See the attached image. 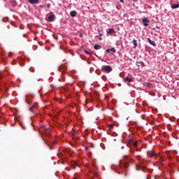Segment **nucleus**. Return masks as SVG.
Listing matches in <instances>:
<instances>
[{
    "label": "nucleus",
    "instance_id": "f257e3e1",
    "mask_svg": "<svg viewBox=\"0 0 179 179\" xmlns=\"http://www.w3.org/2000/svg\"><path fill=\"white\" fill-rule=\"evenodd\" d=\"M101 71L106 73H110V72L113 71V68H111L110 66L103 65L101 67Z\"/></svg>",
    "mask_w": 179,
    "mask_h": 179
},
{
    "label": "nucleus",
    "instance_id": "f03ea898",
    "mask_svg": "<svg viewBox=\"0 0 179 179\" xmlns=\"http://www.w3.org/2000/svg\"><path fill=\"white\" fill-rule=\"evenodd\" d=\"M137 159L138 160H139V163L141 166H138V167H141V169H142V170L143 171H145V164H143V162H145V159H142V157H141L140 155L137 156Z\"/></svg>",
    "mask_w": 179,
    "mask_h": 179
},
{
    "label": "nucleus",
    "instance_id": "7ed1b4c3",
    "mask_svg": "<svg viewBox=\"0 0 179 179\" xmlns=\"http://www.w3.org/2000/svg\"><path fill=\"white\" fill-rule=\"evenodd\" d=\"M131 145H133L134 148H138V141H134L133 139H130L127 145L131 146Z\"/></svg>",
    "mask_w": 179,
    "mask_h": 179
},
{
    "label": "nucleus",
    "instance_id": "20e7f679",
    "mask_svg": "<svg viewBox=\"0 0 179 179\" xmlns=\"http://www.w3.org/2000/svg\"><path fill=\"white\" fill-rule=\"evenodd\" d=\"M150 21L149 20V19H148V18H144V19H143V26H145V27H148V26H149V22H150Z\"/></svg>",
    "mask_w": 179,
    "mask_h": 179
},
{
    "label": "nucleus",
    "instance_id": "39448f33",
    "mask_svg": "<svg viewBox=\"0 0 179 179\" xmlns=\"http://www.w3.org/2000/svg\"><path fill=\"white\" fill-rule=\"evenodd\" d=\"M54 19H55V15H50L47 18L48 22H54Z\"/></svg>",
    "mask_w": 179,
    "mask_h": 179
},
{
    "label": "nucleus",
    "instance_id": "423d86ee",
    "mask_svg": "<svg viewBox=\"0 0 179 179\" xmlns=\"http://www.w3.org/2000/svg\"><path fill=\"white\" fill-rule=\"evenodd\" d=\"M124 169H129V161H127V159L124 160Z\"/></svg>",
    "mask_w": 179,
    "mask_h": 179
},
{
    "label": "nucleus",
    "instance_id": "0eeeda50",
    "mask_svg": "<svg viewBox=\"0 0 179 179\" xmlns=\"http://www.w3.org/2000/svg\"><path fill=\"white\" fill-rule=\"evenodd\" d=\"M28 2H29V3H31L32 5H34L36 3H38L39 0H28Z\"/></svg>",
    "mask_w": 179,
    "mask_h": 179
},
{
    "label": "nucleus",
    "instance_id": "6e6552de",
    "mask_svg": "<svg viewBox=\"0 0 179 179\" xmlns=\"http://www.w3.org/2000/svg\"><path fill=\"white\" fill-rule=\"evenodd\" d=\"M35 108H37V103L32 105L31 107L29 108V110L30 111H31V113H33V110H34Z\"/></svg>",
    "mask_w": 179,
    "mask_h": 179
},
{
    "label": "nucleus",
    "instance_id": "1a4fd4ad",
    "mask_svg": "<svg viewBox=\"0 0 179 179\" xmlns=\"http://www.w3.org/2000/svg\"><path fill=\"white\" fill-rule=\"evenodd\" d=\"M148 41L150 43V44H151V45L156 46V43L153 41H151L150 38H148Z\"/></svg>",
    "mask_w": 179,
    "mask_h": 179
},
{
    "label": "nucleus",
    "instance_id": "9d476101",
    "mask_svg": "<svg viewBox=\"0 0 179 179\" xmlns=\"http://www.w3.org/2000/svg\"><path fill=\"white\" fill-rule=\"evenodd\" d=\"M124 82H132V78L126 77L124 78Z\"/></svg>",
    "mask_w": 179,
    "mask_h": 179
},
{
    "label": "nucleus",
    "instance_id": "9b49d317",
    "mask_svg": "<svg viewBox=\"0 0 179 179\" xmlns=\"http://www.w3.org/2000/svg\"><path fill=\"white\" fill-rule=\"evenodd\" d=\"M113 33H114V29L110 28V29H108V34L111 36V34H113Z\"/></svg>",
    "mask_w": 179,
    "mask_h": 179
},
{
    "label": "nucleus",
    "instance_id": "f8f14e48",
    "mask_svg": "<svg viewBox=\"0 0 179 179\" xmlns=\"http://www.w3.org/2000/svg\"><path fill=\"white\" fill-rule=\"evenodd\" d=\"M133 44H134V48H136V47H138V43L136 40L135 39L133 40Z\"/></svg>",
    "mask_w": 179,
    "mask_h": 179
},
{
    "label": "nucleus",
    "instance_id": "ddd939ff",
    "mask_svg": "<svg viewBox=\"0 0 179 179\" xmlns=\"http://www.w3.org/2000/svg\"><path fill=\"white\" fill-rule=\"evenodd\" d=\"M94 50H101V45H95L94 46Z\"/></svg>",
    "mask_w": 179,
    "mask_h": 179
},
{
    "label": "nucleus",
    "instance_id": "4468645a",
    "mask_svg": "<svg viewBox=\"0 0 179 179\" xmlns=\"http://www.w3.org/2000/svg\"><path fill=\"white\" fill-rule=\"evenodd\" d=\"M66 69V67L65 66V65H62L59 67V71L61 72L62 71V69Z\"/></svg>",
    "mask_w": 179,
    "mask_h": 179
},
{
    "label": "nucleus",
    "instance_id": "2eb2a0df",
    "mask_svg": "<svg viewBox=\"0 0 179 179\" xmlns=\"http://www.w3.org/2000/svg\"><path fill=\"white\" fill-rule=\"evenodd\" d=\"M171 8L172 9H177V8H179V4H172Z\"/></svg>",
    "mask_w": 179,
    "mask_h": 179
},
{
    "label": "nucleus",
    "instance_id": "dca6fc26",
    "mask_svg": "<svg viewBox=\"0 0 179 179\" xmlns=\"http://www.w3.org/2000/svg\"><path fill=\"white\" fill-rule=\"evenodd\" d=\"M148 156L150 157H154V156L156 157V153H155V152H148Z\"/></svg>",
    "mask_w": 179,
    "mask_h": 179
},
{
    "label": "nucleus",
    "instance_id": "f3484780",
    "mask_svg": "<svg viewBox=\"0 0 179 179\" xmlns=\"http://www.w3.org/2000/svg\"><path fill=\"white\" fill-rule=\"evenodd\" d=\"M71 16L72 17H75V16H76V11H71Z\"/></svg>",
    "mask_w": 179,
    "mask_h": 179
},
{
    "label": "nucleus",
    "instance_id": "a211bd4d",
    "mask_svg": "<svg viewBox=\"0 0 179 179\" xmlns=\"http://www.w3.org/2000/svg\"><path fill=\"white\" fill-rule=\"evenodd\" d=\"M45 129H46L45 130V135H47V134H48L50 131H48V129H50V128L49 127H48V128H46V127H45Z\"/></svg>",
    "mask_w": 179,
    "mask_h": 179
},
{
    "label": "nucleus",
    "instance_id": "6ab92c4d",
    "mask_svg": "<svg viewBox=\"0 0 179 179\" xmlns=\"http://www.w3.org/2000/svg\"><path fill=\"white\" fill-rule=\"evenodd\" d=\"M110 51H112V52H116V50H115V48H110Z\"/></svg>",
    "mask_w": 179,
    "mask_h": 179
},
{
    "label": "nucleus",
    "instance_id": "aec40b11",
    "mask_svg": "<svg viewBox=\"0 0 179 179\" xmlns=\"http://www.w3.org/2000/svg\"><path fill=\"white\" fill-rule=\"evenodd\" d=\"M93 173L95 177H97V173L96 172L95 170L93 171Z\"/></svg>",
    "mask_w": 179,
    "mask_h": 179
},
{
    "label": "nucleus",
    "instance_id": "412c9836",
    "mask_svg": "<svg viewBox=\"0 0 179 179\" xmlns=\"http://www.w3.org/2000/svg\"><path fill=\"white\" fill-rule=\"evenodd\" d=\"M85 52L86 54H88V55H91L92 52H88L87 50H85Z\"/></svg>",
    "mask_w": 179,
    "mask_h": 179
},
{
    "label": "nucleus",
    "instance_id": "4be33fe9",
    "mask_svg": "<svg viewBox=\"0 0 179 179\" xmlns=\"http://www.w3.org/2000/svg\"><path fill=\"white\" fill-rule=\"evenodd\" d=\"M72 166H73V169H75V166H76V163L73 162V163L72 164Z\"/></svg>",
    "mask_w": 179,
    "mask_h": 179
},
{
    "label": "nucleus",
    "instance_id": "5701e85b",
    "mask_svg": "<svg viewBox=\"0 0 179 179\" xmlns=\"http://www.w3.org/2000/svg\"><path fill=\"white\" fill-rule=\"evenodd\" d=\"M106 52H107L108 53L111 52V49H108V50H106Z\"/></svg>",
    "mask_w": 179,
    "mask_h": 179
},
{
    "label": "nucleus",
    "instance_id": "b1692460",
    "mask_svg": "<svg viewBox=\"0 0 179 179\" xmlns=\"http://www.w3.org/2000/svg\"><path fill=\"white\" fill-rule=\"evenodd\" d=\"M46 8H48V9H50V8H51V6L50 4H48Z\"/></svg>",
    "mask_w": 179,
    "mask_h": 179
},
{
    "label": "nucleus",
    "instance_id": "393cba45",
    "mask_svg": "<svg viewBox=\"0 0 179 179\" xmlns=\"http://www.w3.org/2000/svg\"><path fill=\"white\" fill-rule=\"evenodd\" d=\"M111 128H114V125L113 124H110V129H111Z\"/></svg>",
    "mask_w": 179,
    "mask_h": 179
},
{
    "label": "nucleus",
    "instance_id": "a878e982",
    "mask_svg": "<svg viewBox=\"0 0 179 179\" xmlns=\"http://www.w3.org/2000/svg\"><path fill=\"white\" fill-rule=\"evenodd\" d=\"M8 20V18H3V22H6Z\"/></svg>",
    "mask_w": 179,
    "mask_h": 179
},
{
    "label": "nucleus",
    "instance_id": "bb28decb",
    "mask_svg": "<svg viewBox=\"0 0 179 179\" xmlns=\"http://www.w3.org/2000/svg\"><path fill=\"white\" fill-rule=\"evenodd\" d=\"M1 122H2V120H3V119L5 118L3 116H2V113H1Z\"/></svg>",
    "mask_w": 179,
    "mask_h": 179
},
{
    "label": "nucleus",
    "instance_id": "cd10ccee",
    "mask_svg": "<svg viewBox=\"0 0 179 179\" xmlns=\"http://www.w3.org/2000/svg\"><path fill=\"white\" fill-rule=\"evenodd\" d=\"M99 40L101 41V40H103V38L99 37Z\"/></svg>",
    "mask_w": 179,
    "mask_h": 179
},
{
    "label": "nucleus",
    "instance_id": "c85d7f7f",
    "mask_svg": "<svg viewBox=\"0 0 179 179\" xmlns=\"http://www.w3.org/2000/svg\"><path fill=\"white\" fill-rule=\"evenodd\" d=\"M120 2H122V3H124V0H120Z\"/></svg>",
    "mask_w": 179,
    "mask_h": 179
},
{
    "label": "nucleus",
    "instance_id": "c756f323",
    "mask_svg": "<svg viewBox=\"0 0 179 179\" xmlns=\"http://www.w3.org/2000/svg\"><path fill=\"white\" fill-rule=\"evenodd\" d=\"M6 92H8V87L6 88Z\"/></svg>",
    "mask_w": 179,
    "mask_h": 179
},
{
    "label": "nucleus",
    "instance_id": "7c9ffc66",
    "mask_svg": "<svg viewBox=\"0 0 179 179\" xmlns=\"http://www.w3.org/2000/svg\"><path fill=\"white\" fill-rule=\"evenodd\" d=\"M94 166V167H96V169H97V166H95V165H93Z\"/></svg>",
    "mask_w": 179,
    "mask_h": 179
},
{
    "label": "nucleus",
    "instance_id": "2f4dec72",
    "mask_svg": "<svg viewBox=\"0 0 179 179\" xmlns=\"http://www.w3.org/2000/svg\"><path fill=\"white\" fill-rule=\"evenodd\" d=\"M26 97H27V100H29V99L27 98V96H26Z\"/></svg>",
    "mask_w": 179,
    "mask_h": 179
},
{
    "label": "nucleus",
    "instance_id": "473e14b6",
    "mask_svg": "<svg viewBox=\"0 0 179 179\" xmlns=\"http://www.w3.org/2000/svg\"><path fill=\"white\" fill-rule=\"evenodd\" d=\"M100 36H103V34H100Z\"/></svg>",
    "mask_w": 179,
    "mask_h": 179
},
{
    "label": "nucleus",
    "instance_id": "72a5a7b5",
    "mask_svg": "<svg viewBox=\"0 0 179 179\" xmlns=\"http://www.w3.org/2000/svg\"><path fill=\"white\" fill-rule=\"evenodd\" d=\"M125 177H127V173H125Z\"/></svg>",
    "mask_w": 179,
    "mask_h": 179
}]
</instances>
